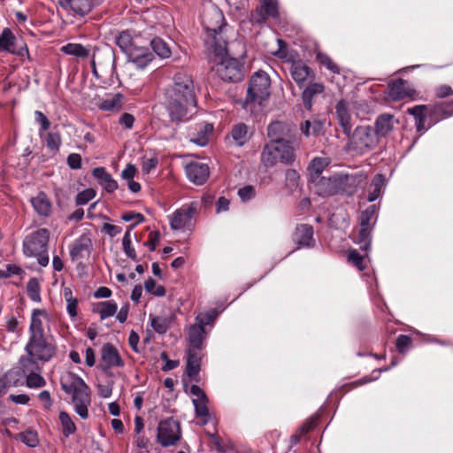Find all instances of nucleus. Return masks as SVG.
Instances as JSON below:
<instances>
[{"label":"nucleus","mask_w":453,"mask_h":453,"mask_svg":"<svg viewBox=\"0 0 453 453\" xmlns=\"http://www.w3.org/2000/svg\"><path fill=\"white\" fill-rule=\"evenodd\" d=\"M165 105L173 123L180 124L192 118L197 100L196 87L190 74L183 72L174 74L173 84L165 90Z\"/></svg>","instance_id":"1"},{"label":"nucleus","mask_w":453,"mask_h":453,"mask_svg":"<svg viewBox=\"0 0 453 453\" xmlns=\"http://www.w3.org/2000/svg\"><path fill=\"white\" fill-rule=\"evenodd\" d=\"M63 391L72 396L77 414L86 419L88 417V407L91 403L90 388L86 382L73 372H66L60 379Z\"/></svg>","instance_id":"2"},{"label":"nucleus","mask_w":453,"mask_h":453,"mask_svg":"<svg viewBox=\"0 0 453 453\" xmlns=\"http://www.w3.org/2000/svg\"><path fill=\"white\" fill-rule=\"evenodd\" d=\"M26 356L19 358V365L32 370L38 362H49L57 353L56 345L49 341L47 335L29 336L25 346Z\"/></svg>","instance_id":"3"},{"label":"nucleus","mask_w":453,"mask_h":453,"mask_svg":"<svg viewBox=\"0 0 453 453\" xmlns=\"http://www.w3.org/2000/svg\"><path fill=\"white\" fill-rule=\"evenodd\" d=\"M203 25L206 31L204 44L208 51H217L218 54H220L226 45L222 35L223 28L226 26L222 12L219 9L209 12L203 18Z\"/></svg>","instance_id":"4"},{"label":"nucleus","mask_w":453,"mask_h":453,"mask_svg":"<svg viewBox=\"0 0 453 453\" xmlns=\"http://www.w3.org/2000/svg\"><path fill=\"white\" fill-rule=\"evenodd\" d=\"M50 235V233L47 228H39L26 235L22 243L24 255L35 257L38 264L43 267L50 262L48 254Z\"/></svg>","instance_id":"5"},{"label":"nucleus","mask_w":453,"mask_h":453,"mask_svg":"<svg viewBox=\"0 0 453 453\" xmlns=\"http://www.w3.org/2000/svg\"><path fill=\"white\" fill-rule=\"evenodd\" d=\"M209 52L213 54L215 71L223 81L228 82H239L243 80V65L238 59L228 56L226 45L220 54H218L217 51Z\"/></svg>","instance_id":"6"},{"label":"nucleus","mask_w":453,"mask_h":453,"mask_svg":"<svg viewBox=\"0 0 453 453\" xmlns=\"http://www.w3.org/2000/svg\"><path fill=\"white\" fill-rule=\"evenodd\" d=\"M348 136L347 150L357 155L372 150L379 143L378 135L371 126H358Z\"/></svg>","instance_id":"7"},{"label":"nucleus","mask_w":453,"mask_h":453,"mask_svg":"<svg viewBox=\"0 0 453 453\" xmlns=\"http://www.w3.org/2000/svg\"><path fill=\"white\" fill-rule=\"evenodd\" d=\"M271 79L264 71L256 72L250 80L247 89V97L245 107L251 103H257L259 105L270 96Z\"/></svg>","instance_id":"8"},{"label":"nucleus","mask_w":453,"mask_h":453,"mask_svg":"<svg viewBox=\"0 0 453 453\" xmlns=\"http://www.w3.org/2000/svg\"><path fill=\"white\" fill-rule=\"evenodd\" d=\"M377 208L371 205L366 208L360 215V228L357 238V242L360 246V250L367 253L371 249L372 230L373 227L372 219L376 214Z\"/></svg>","instance_id":"9"},{"label":"nucleus","mask_w":453,"mask_h":453,"mask_svg":"<svg viewBox=\"0 0 453 453\" xmlns=\"http://www.w3.org/2000/svg\"><path fill=\"white\" fill-rule=\"evenodd\" d=\"M181 437L180 423L173 418L159 422L157 426V442L163 447L174 445Z\"/></svg>","instance_id":"10"},{"label":"nucleus","mask_w":453,"mask_h":453,"mask_svg":"<svg viewBox=\"0 0 453 453\" xmlns=\"http://www.w3.org/2000/svg\"><path fill=\"white\" fill-rule=\"evenodd\" d=\"M267 135L270 143L275 145L287 141L292 142L293 138L297 137L296 128L281 121L272 122L267 127Z\"/></svg>","instance_id":"11"},{"label":"nucleus","mask_w":453,"mask_h":453,"mask_svg":"<svg viewBox=\"0 0 453 453\" xmlns=\"http://www.w3.org/2000/svg\"><path fill=\"white\" fill-rule=\"evenodd\" d=\"M197 212V204L184 205L170 216V225L173 230H180L191 226V220Z\"/></svg>","instance_id":"12"},{"label":"nucleus","mask_w":453,"mask_h":453,"mask_svg":"<svg viewBox=\"0 0 453 453\" xmlns=\"http://www.w3.org/2000/svg\"><path fill=\"white\" fill-rule=\"evenodd\" d=\"M279 16L278 0H261L260 6L250 15V21L253 24H263L266 19Z\"/></svg>","instance_id":"13"},{"label":"nucleus","mask_w":453,"mask_h":453,"mask_svg":"<svg viewBox=\"0 0 453 453\" xmlns=\"http://www.w3.org/2000/svg\"><path fill=\"white\" fill-rule=\"evenodd\" d=\"M18 40L10 28H4L0 35V51H8L18 56L28 53L26 45L18 47Z\"/></svg>","instance_id":"14"},{"label":"nucleus","mask_w":453,"mask_h":453,"mask_svg":"<svg viewBox=\"0 0 453 453\" xmlns=\"http://www.w3.org/2000/svg\"><path fill=\"white\" fill-rule=\"evenodd\" d=\"M190 393L196 396V399H193L196 415L201 418L203 425L207 424L210 419V413L207 406L208 399L205 393L197 385L191 386Z\"/></svg>","instance_id":"15"},{"label":"nucleus","mask_w":453,"mask_h":453,"mask_svg":"<svg viewBox=\"0 0 453 453\" xmlns=\"http://www.w3.org/2000/svg\"><path fill=\"white\" fill-rule=\"evenodd\" d=\"M58 4L62 9L80 17H85L96 6L95 0H58Z\"/></svg>","instance_id":"16"},{"label":"nucleus","mask_w":453,"mask_h":453,"mask_svg":"<svg viewBox=\"0 0 453 453\" xmlns=\"http://www.w3.org/2000/svg\"><path fill=\"white\" fill-rule=\"evenodd\" d=\"M100 366L104 371L111 367L124 366L123 359L111 343H106L103 346Z\"/></svg>","instance_id":"17"},{"label":"nucleus","mask_w":453,"mask_h":453,"mask_svg":"<svg viewBox=\"0 0 453 453\" xmlns=\"http://www.w3.org/2000/svg\"><path fill=\"white\" fill-rule=\"evenodd\" d=\"M336 175L329 177L321 176L311 181V188L320 196L327 197L337 194Z\"/></svg>","instance_id":"18"},{"label":"nucleus","mask_w":453,"mask_h":453,"mask_svg":"<svg viewBox=\"0 0 453 453\" xmlns=\"http://www.w3.org/2000/svg\"><path fill=\"white\" fill-rule=\"evenodd\" d=\"M186 174L191 182L203 185L209 178L210 169L207 164L195 161L186 165Z\"/></svg>","instance_id":"19"},{"label":"nucleus","mask_w":453,"mask_h":453,"mask_svg":"<svg viewBox=\"0 0 453 453\" xmlns=\"http://www.w3.org/2000/svg\"><path fill=\"white\" fill-rule=\"evenodd\" d=\"M337 194L353 195L360 185L362 179L360 175L354 174H335Z\"/></svg>","instance_id":"20"},{"label":"nucleus","mask_w":453,"mask_h":453,"mask_svg":"<svg viewBox=\"0 0 453 453\" xmlns=\"http://www.w3.org/2000/svg\"><path fill=\"white\" fill-rule=\"evenodd\" d=\"M289 72L292 79L296 85L301 88L303 87L304 82L309 78H314L315 73L311 67H309L302 60H296L291 63Z\"/></svg>","instance_id":"21"},{"label":"nucleus","mask_w":453,"mask_h":453,"mask_svg":"<svg viewBox=\"0 0 453 453\" xmlns=\"http://www.w3.org/2000/svg\"><path fill=\"white\" fill-rule=\"evenodd\" d=\"M388 96L393 101H400L407 97H412L415 90L409 87L407 81L397 79L388 83Z\"/></svg>","instance_id":"22"},{"label":"nucleus","mask_w":453,"mask_h":453,"mask_svg":"<svg viewBox=\"0 0 453 453\" xmlns=\"http://www.w3.org/2000/svg\"><path fill=\"white\" fill-rule=\"evenodd\" d=\"M297 249L302 247L311 248L314 245L313 227L308 224L297 225L292 236Z\"/></svg>","instance_id":"23"},{"label":"nucleus","mask_w":453,"mask_h":453,"mask_svg":"<svg viewBox=\"0 0 453 453\" xmlns=\"http://www.w3.org/2000/svg\"><path fill=\"white\" fill-rule=\"evenodd\" d=\"M43 321H50V315L48 312L42 309L33 310L28 329L29 336L46 335L43 327Z\"/></svg>","instance_id":"24"},{"label":"nucleus","mask_w":453,"mask_h":453,"mask_svg":"<svg viewBox=\"0 0 453 453\" xmlns=\"http://www.w3.org/2000/svg\"><path fill=\"white\" fill-rule=\"evenodd\" d=\"M127 57L129 62L140 69H144L154 58L149 49L138 47H134L129 50Z\"/></svg>","instance_id":"25"},{"label":"nucleus","mask_w":453,"mask_h":453,"mask_svg":"<svg viewBox=\"0 0 453 453\" xmlns=\"http://www.w3.org/2000/svg\"><path fill=\"white\" fill-rule=\"evenodd\" d=\"M298 138H293L292 142H284L276 144L280 161L285 165H291L296 160V150L298 148Z\"/></svg>","instance_id":"26"},{"label":"nucleus","mask_w":453,"mask_h":453,"mask_svg":"<svg viewBox=\"0 0 453 453\" xmlns=\"http://www.w3.org/2000/svg\"><path fill=\"white\" fill-rule=\"evenodd\" d=\"M398 120L395 118L394 115L389 113H383L377 117L375 120V127L374 132L380 137H385L388 135L395 127V124H397Z\"/></svg>","instance_id":"27"},{"label":"nucleus","mask_w":453,"mask_h":453,"mask_svg":"<svg viewBox=\"0 0 453 453\" xmlns=\"http://www.w3.org/2000/svg\"><path fill=\"white\" fill-rule=\"evenodd\" d=\"M325 91L324 84L320 82H310L302 93V99L304 108L311 110L313 100Z\"/></svg>","instance_id":"28"},{"label":"nucleus","mask_w":453,"mask_h":453,"mask_svg":"<svg viewBox=\"0 0 453 453\" xmlns=\"http://www.w3.org/2000/svg\"><path fill=\"white\" fill-rule=\"evenodd\" d=\"M33 208L38 215L48 218L51 214L52 204L44 192H39L36 196L31 198Z\"/></svg>","instance_id":"29"},{"label":"nucleus","mask_w":453,"mask_h":453,"mask_svg":"<svg viewBox=\"0 0 453 453\" xmlns=\"http://www.w3.org/2000/svg\"><path fill=\"white\" fill-rule=\"evenodd\" d=\"M336 116L343 133L349 135L351 133V116L347 107V103L344 100L338 102L335 107Z\"/></svg>","instance_id":"30"},{"label":"nucleus","mask_w":453,"mask_h":453,"mask_svg":"<svg viewBox=\"0 0 453 453\" xmlns=\"http://www.w3.org/2000/svg\"><path fill=\"white\" fill-rule=\"evenodd\" d=\"M93 176L108 193H112L118 188L117 181L105 170L104 167H96L92 171Z\"/></svg>","instance_id":"31"},{"label":"nucleus","mask_w":453,"mask_h":453,"mask_svg":"<svg viewBox=\"0 0 453 453\" xmlns=\"http://www.w3.org/2000/svg\"><path fill=\"white\" fill-rule=\"evenodd\" d=\"M452 115L453 102L437 104L429 110V118L434 124Z\"/></svg>","instance_id":"32"},{"label":"nucleus","mask_w":453,"mask_h":453,"mask_svg":"<svg viewBox=\"0 0 453 453\" xmlns=\"http://www.w3.org/2000/svg\"><path fill=\"white\" fill-rule=\"evenodd\" d=\"M188 338L189 342L188 348L203 349V341L206 338V331L201 326L192 325L188 328Z\"/></svg>","instance_id":"33"},{"label":"nucleus","mask_w":453,"mask_h":453,"mask_svg":"<svg viewBox=\"0 0 453 453\" xmlns=\"http://www.w3.org/2000/svg\"><path fill=\"white\" fill-rule=\"evenodd\" d=\"M280 160V156L275 144H265L261 152V163L266 167L270 168L274 166Z\"/></svg>","instance_id":"34"},{"label":"nucleus","mask_w":453,"mask_h":453,"mask_svg":"<svg viewBox=\"0 0 453 453\" xmlns=\"http://www.w3.org/2000/svg\"><path fill=\"white\" fill-rule=\"evenodd\" d=\"M22 374L27 375V386L31 388H42L46 385L43 377L36 372L40 370L38 364L32 370H27L25 367L20 366Z\"/></svg>","instance_id":"35"},{"label":"nucleus","mask_w":453,"mask_h":453,"mask_svg":"<svg viewBox=\"0 0 453 453\" xmlns=\"http://www.w3.org/2000/svg\"><path fill=\"white\" fill-rule=\"evenodd\" d=\"M329 164V160L326 157H315L313 158L309 166V182L321 177V173L326 166Z\"/></svg>","instance_id":"36"},{"label":"nucleus","mask_w":453,"mask_h":453,"mask_svg":"<svg viewBox=\"0 0 453 453\" xmlns=\"http://www.w3.org/2000/svg\"><path fill=\"white\" fill-rule=\"evenodd\" d=\"M117 311L118 305L112 300L100 302L97 303V306L93 310L94 312L98 313L100 315L101 320L112 317L117 312Z\"/></svg>","instance_id":"37"},{"label":"nucleus","mask_w":453,"mask_h":453,"mask_svg":"<svg viewBox=\"0 0 453 453\" xmlns=\"http://www.w3.org/2000/svg\"><path fill=\"white\" fill-rule=\"evenodd\" d=\"M212 131L213 126L211 124H201L198 127L196 136L191 137L190 141L197 145L204 146L208 143L209 135L212 133Z\"/></svg>","instance_id":"38"},{"label":"nucleus","mask_w":453,"mask_h":453,"mask_svg":"<svg viewBox=\"0 0 453 453\" xmlns=\"http://www.w3.org/2000/svg\"><path fill=\"white\" fill-rule=\"evenodd\" d=\"M122 100L123 96L118 93L100 102L98 108L106 111H119L122 107Z\"/></svg>","instance_id":"39"},{"label":"nucleus","mask_w":453,"mask_h":453,"mask_svg":"<svg viewBox=\"0 0 453 453\" xmlns=\"http://www.w3.org/2000/svg\"><path fill=\"white\" fill-rule=\"evenodd\" d=\"M231 136L238 146H242L249 140L248 127L243 123L234 126Z\"/></svg>","instance_id":"40"},{"label":"nucleus","mask_w":453,"mask_h":453,"mask_svg":"<svg viewBox=\"0 0 453 453\" xmlns=\"http://www.w3.org/2000/svg\"><path fill=\"white\" fill-rule=\"evenodd\" d=\"M385 185V178L382 174H376L371 183L370 190L368 193V201H375L381 193V189Z\"/></svg>","instance_id":"41"},{"label":"nucleus","mask_w":453,"mask_h":453,"mask_svg":"<svg viewBox=\"0 0 453 453\" xmlns=\"http://www.w3.org/2000/svg\"><path fill=\"white\" fill-rule=\"evenodd\" d=\"M150 319L151 326L157 334H160L167 332L173 321L172 317H153L150 315Z\"/></svg>","instance_id":"42"},{"label":"nucleus","mask_w":453,"mask_h":453,"mask_svg":"<svg viewBox=\"0 0 453 453\" xmlns=\"http://www.w3.org/2000/svg\"><path fill=\"white\" fill-rule=\"evenodd\" d=\"M61 50L67 55L81 58H86L89 56V50L79 43H67L61 48Z\"/></svg>","instance_id":"43"},{"label":"nucleus","mask_w":453,"mask_h":453,"mask_svg":"<svg viewBox=\"0 0 453 453\" xmlns=\"http://www.w3.org/2000/svg\"><path fill=\"white\" fill-rule=\"evenodd\" d=\"M150 46L153 51L162 58H167L172 54L169 45L159 37L152 39Z\"/></svg>","instance_id":"44"},{"label":"nucleus","mask_w":453,"mask_h":453,"mask_svg":"<svg viewBox=\"0 0 453 453\" xmlns=\"http://www.w3.org/2000/svg\"><path fill=\"white\" fill-rule=\"evenodd\" d=\"M116 44L123 52L127 54L134 48L132 47L133 37L130 32L127 30L120 32L116 37Z\"/></svg>","instance_id":"45"},{"label":"nucleus","mask_w":453,"mask_h":453,"mask_svg":"<svg viewBox=\"0 0 453 453\" xmlns=\"http://www.w3.org/2000/svg\"><path fill=\"white\" fill-rule=\"evenodd\" d=\"M59 419L63 427V434L65 437L70 436L76 431V426L67 412L61 411L59 413Z\"/></svg>","instance_id":"46"},{"label":"nucleus","mask_w":453,"mask_h":453,"mask_svg":"<svg viewBox=\"0 0 453 453\" xmlns=\"http://www.w3.org/2000/svg\"><path fill=\"white\" fill-rule=\"evenodd\" d=\"M43 137L49 150L51 151H58L59 150L62 140L58 132H49L47 134H43Z\"/></svg>","instance_id":"47"},{"label":"nucleus","mask_w":453,"mask_h":453,"mask_svg":"<svg viewBox=\"0 0 453 453\" xmlns=\"http://www.w3.org/2000/svg\"><path fill=\"white\" fill-rule=\"evenodd\" d=\"M41 287L35 278H32L27 284V293L28 297L34 302H41Z\"/></svg>","instance_id":"48"},{"label":"nucleus","mask_w":453,"mask_h":453,"mask_svg":"<svg viewBox=\"0 0 453 453\" xmlns=\"http://www.w3.org/2000/svg\"><path fill=\"white\" fill-rule=\"evenodd\" d=\"M317 61L333 73H339L340 69L338 65L333 61V59L326 53L318 52L316 55Z\"/></svg>","instance_id":"49"},{"label":"nucleus","mask_w":453,"mask_h":453,"mask_svg":"<svg viewBox=\"0 0 453 453\" xmlns=\"http://www.w3.org/2000/svg\"><path fill=\"white\" fill-rule=\"evenodd\" d=\"M16 439L21 441L29 447H35L38 444L37 433L32 430H27L16 435Z\"/></svg>","instance_id":"50"},{"label":"nucleus","mask_w":453,"mask_h":453,"mask_svg":"<svg viewBox=\"0 0 453 453\" xmlns=\"http://www.w3.org/2000/svg\"><path fill=\"white\" fill-rule=\"evenodd\" d=\"M217 317H218V311L216 310H211L206 312H202L196 316V324L197 326H201L203 328H204V326L206 325H210V324L213 323Z\"/></svg>","instance_id":"51"},{"label":"nucleus","mask_w":453,"mask_h":453,"mask_svg":"<svg viewBox=\"0 0 453 453\" xmlns=\"http://www.w3.org/2000/svg\"><path fill=\"white\" fill-rule=\"evenodd\" d=\"M90 245V240L88 238L79 240L70 250V256L73 259H75L82 256V252L88 250Z\"/></svg>","instance_id":"52"},{"label":"nucleus","mask_w":453,"mask_h":453,"mask_svg":"<svg viewBox=\"0 0 453 453\" xmlns=\"http://www.w3.org/2000/svg\"><path fill=\"white\" fill-rule=\"evenodd\" d=\"M122 245L125 254L134 261H138L134 248L132 246L131 234L127 230L122 239Z\"/></svg>","instance_id":"53"},{"label":"nucleus","mask_w":453,"mask_h":453,"mask_svg":"<svg viewBox=\"0 0 453 453\" xmlns=\"http://www.w3.org/2000/svg\"><path fill=\"white\" fill-rule=\"evenodd\" d=\"M35 120L40 125L39 135L41 138H43V134L50 127V121L41 111H35Z\"/></svg>","instance_id":"54"},{"label":"nucleus","mask_w":453,"mask_h":453,"mask_svg":"<svg viewBox=\"0 0 453 453\" xmlns=\"http://www.w3.org/2000/svg\"><path fill=\"white\" fill-rule=\"evenodd\" d=\"M286 187L294 191L297 188L299 185L300 175L295 169H288L286 171Z\"/></svg>","instance_id":"55"},{"label":"nucleus","mask_w":453,"mask_h":453,"mask_svg":"<svg viewBox=\"0 0 453 453\" xmlns=\"http://www.w3.org/2000/svg\"><path fill=\"white\" fill-rule=\"evenodd\" d=\"M145 290L156 296H164L165 295V289L163 286L157 285V282L152 279L149 278L144 283Z\"/></svg>","instance_id":"56"},{"label":"nucleus","mask_w":453,"mask_h":453,"mask_svg":"<svg viewBox=\"0 0 453 453\" xmlns=\"http://www.w3.org/2000/svg\"><path fill=\"white\" fill-rule=\"evenodd\" d=\"M348 261L355 265L359 271L365 269V257L356 250H349L348 254Z\"/></svg>","instance_id":"57"},{"label":"nucleus","mask_w":453,"mask_h":453,"mask_svg":"<svg viewBox=\"0 0 453 453\" xmlns=\"http://www.w3.org/2000/svg\"><path fill=\"white\" fill-rule=\"evenodd\" d=\"M201 369V364L199 362H194L187 360L186 372L187 375L194 381H199V372Z\"/></svg>","instance_id":"58"},{"label":"nucleus","mask_w":453,"mask_h":453,"mask_svg":"<svg viewBox=\"0 0 453 453\" xmlns=\"http://www.w3.org/2000/svg\"><path fill=\"white\" fill-rule=\"evenodd\" d=\"M96 191L93 188H87L76 196V205H85L96 196Z\"/></svg>","instance_id":"59"},{"label":"nucleus","mask_w":453,"mask_h":453,"mask_svg":"<svg viewBox=\"0 0 453 453\" xmlns=\"http://www.w3.org/2000/svg\"><path fill=\"white\" fill-rule=\"evenodd\" d=\"M24 273L23 269L14 264H7L4 269H0V278L6 279L12 275H21Z\"/></svg>","instance_id":"60"},{"label":"nucleus","mask_w":453,"mask_h":453,"mask_svg":"<svg viewBox=\"0 0 453 453\" xmlns=\"http://www.w3.org/2000/svg\"><path fill=\"white\" fill-rule=\"evenodd\" d=\"M412 344V339L406 334H400L395 342V347L399 353H405Z\"/></svg>","instance_id":"61"},{"label":"nucleus","mask_w":453,"mask_h":453,"mask_svg":"<svg viewBox=\"0 0 453 453\" xmlns=\"http://www.w3.org/2000/svg\"><path fill=\"white\" fill-rule=\"evenodd\" d=\"M1 377L4 380L6 385L9 388H11L18 385L19 379L21 377V373L19 371L10 370Z\"/></svg>","instance_id":"62"},{"label":"nucleus","mask_w":453,"mask_h":453,"mask_svg":"<svg viewBox=\"0 0 453 453\" xmlns=\"http://www.w3.org/2000/svg\"><path fill=\"white\" fill-rule=\"evenodd\" d=\"M158 165V158L157 157H143L142 158V171L144 173H150L152 170H154Z\"/></svg>","instance_id":"63"},{"label":"nucleus","mask_w":453,"mask_h":453,"mask_svg":"<svg viewBox=\"0 0 453 453\" xmlns=\"http://www.w3.org/2000/svg\"><path fill=\"white\" fill-rule=\"evenodd\" d=\"M238 196H240L242 202H248L255 197L256 189L253 186L247 185L245 187L239 188Z\"/></svg>","instance_id":"64"}]
</instances>
